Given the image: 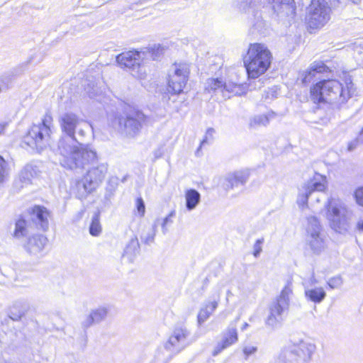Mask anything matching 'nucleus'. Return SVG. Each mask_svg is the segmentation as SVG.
Returning a JSON list of instances; mask_svg holds the SVG:
<instances>
[{"mask_svg":"<svg viewBox=\"0 0 363 363\" xmlns=\"http://www.w3.org/2000/svg\"><path fill=\"white\" fill-rule=\"evenodd\" d=\"M217 307L218 302L216 301H213L206 304L204 308H202L200 310L197 317L199 325H201L203 323H204L213 313Z\"/></svg>","mask_w":363,"mask_h":363,"instance_id":"obj_31","label":"nucleus"},{"mask_svg":"<svg viewBox=\"0 0 363 363\" xmlns=\"http://www.w3.org/2000/svg\"><path fill=\"white\" fill-rule=\"evenodd\" d=\"M357 141H359L361 144H363V128L357 136Z\"/></svg>","mask_w":363,"mask_h":363,"instance_id":"obj_50","label":"nucleus"},{"mask_svg":"<svg viewBox=\"0 0 363 363\" xmlns=\"http://www.w3.org/2000/svg\"><path fill=\"white\" fill-rule=\"evenodd\" d=\"M58 122L63 135L58 140L57 146H61V149L63 150L65 147H69L70 143L79 140L75 135L77 130H78L79 135H84V130L79 128L83 120L77 114L72 112H65L59 116Z\"/></svg>","mask_w":363,"mask_h":363,"instance_id":"obj_7","label":"nucleus"},{"mask_svg":"<svg viewBox=\"0 0 363 363\" xmlns=\"http://www.w3.org/2000/svg\"><path fill=\"white\" fill-rule=\"evenodd\" d=\"M6 3V0H1L0 1V6Z\"/></svg>","mask_w":363,"mask_h":363,"instance_id":"obj_53","label":"nucleus"},{"mask_svg":"<svg viewBox=\"0 0 363 363\" xmlns=\"http://www.w3.org/2000/svg\"><path fill=\"white\" fill-rule=\"evenodd\" d=\"M140 252V244L136 236L132 238L125 245L123 256L132 262Z\"/></svg>","mask_w":363,"mask_h":363,"instance_id":"obj_27","label":"nucleus"},{"mask_svg":"<svg viewBox=\"0 0 363 363\" xmlns=\"http://www.w3.org/2000/svg\"><path fill=\"white\" fill-rule=\"evenodd\" d=\"M316 349L315 345L306 340L290 344L281 350L280 359L284 363H309Z\"/></svg>","mask_w":363,"mask_h":363,"instance_id":"obj_9","label":"nucleus"},{"mask_svg":"<svg viewBox=\"0 0 363 363\" xmlns=\"http://www.w3.org/2000/svg\"><path fill=\"white\" fill-rule=\"evenodd\" d=\"M190 68L186 63H175L172 65L168 79V91L179 94L184 91L189 78Z\"/></svg>","mask_w":363,"mask_h":363,"instance_id":"obj_14","label":"nucleus"},{"mask_svg":"<svg viewBox=\"0 0 363 363\" xmlns=\"http://www.w3.org/2000/svg\"><path fill=\"white\" fill-rule=\"evenodd\" d=\"M186 207L188 211L194 210L199 203L201 195L198 191L194 189H189L185 194Z\"/></svg>","mask_w":363,"mask_h":363,"instance_id":"obj_29","label":"nucleus"},{"mask_svg":"<svg viewBox=\"0 0 363 363\" xmlns=\"http://www.w3.org/2000/svg\"><path fill=\"white\" fill-rule=\"evenodd\" d=\"M306 244L313 254L320 255L326 247L325 236L321 232V226L315 216L308 218Z\"/></svg>","mask_w":363,"mask_h":363,"instance_id":"obj_12","label":"nucleus"},{"mask_svg":"<svg viewBox=\"0 0 363 363\" xmlns=\"http://www.w3.org/2000/svg\"><path fill=\"white\" fill-rule=\"evenodd\" d=\"M291 294V284L289 282L269 306V315L265 320L267 326L275 328L281 325L289 311Z\"/></svg>","mask_w":363,"mask_h":363,"instance_id":"obj_8","label":"nucleus"},{"mask_svg":"<svg viewBox=\"0 0 363 363\" xmlns=\"http://www.w3.org/2000/svg\"><path fill=\"white\" fill-rule=\"evenodd\" d=\"M87 84H84V89L90 98H94L97 96L100 92V89L97 84L90 80H88Z\"/></svg>","mask_w":363,"mask_h":363,"instance_id":"obj_36","label":"nucleus"},{"mask_svg":"<svg viewBox=\"0 0 363 363\" xmlns=\"http://www.w3.org/2000/svg\"><path fill=\"white\" fill-rule=\"evenodd\" d=\"M354 197L357 203L363 206V187H360L355 191Z\"/></svg>","mask_w":363,"mask_h":363,"instance_id":"obj_45","label":"nucleus"},{"mask_svg":"<svg viewBox=\"0 0 363 363\" xmlns=\"http://www.w3.org/2000/svg\"><path fill=\"white\" fill-rule=\"evenodd\" d=\"M328 67L323 62H314L310 67L303 72L301 82L303 84H308L315 78L318 74L326 72Z\"/></svg>","mask_w":363,"mask_h":363,"instance_id":"obj_23","label":"nucleus"},{"mask_svg":"<svg viewBox=\"0 0 363 363\" xmlns=\"http://www.w3.org/2000/svg\"><path fill=\"white\" fill-rule=\"evenodd\" d=\"M246 86L242 84L224 82L219 78H209L205 83V90L215 95L221 94L223 99H229L230 94L242 95L245 92Z\"/></svg>","mask_w":363,"mask_h":363,"instance_id":"obj_15","label":"nucleus"},{"mask_svg":"<svg viewBox=\"0 0 363 363\" xmlns=\"http://www.w3.org/2000/svg\"><path fill=\"white\" fill-rule=\"evenodd\" d=\"M337 2L340 3V0H337Z\"/></svg>","mask_w":363,"mask_h":363,"instance_id":"obj_54","label":"nucleus"},{"mask_svg":"<svg viewBox=\"0 0 363 363\" xmlns=\"http://www.w3.org/2000/svg\"><path fill=\"white\" fill-rule=\"evenodd\" d=\"M310 283H311V285H314L318 283V281L316 280V279L315 277L314 272L312 273L311 277L310 279Z\"/></svg>","mask_w":363,"mask_h":363,"instance_id":"obj_49","label":"nucleus"},{"mask_svg":"<svg viewBox=\"0 0 363 363\" xmlns=\"http://www.w3.org/2000/svg\"><path fill=\"white\" fill-rule=\"evenodd\" d=\"M357 229L361 231V232H363V220H360L357 222Z\"/></svg>","mask_w":363,"mask_h":363,"instance_id":"obj_48","label":"nucleus"},{"mask_svg":"<svg viewBox=\"0 0 363 363\" xmlns=\"http://www.w3.org/2000/svg\"><path fill=\"white\" fill-rule=\"evenodd\" d=\"M305 296L309 301L320 303L325 299L326 293L322 287H315L305 289Z\"/></svg>","mask_w":363,"mask_h":363,"instance_id":"obj_28","label":"nucleus"},{"mask_svg":"<svg viewBox=\"0 0 363 363\" xmlns=\"http://www.w3.org/2000/svg\"><path fill=\"white\" fill-rule=\"evenodd\" d=\"M191 342L189 330L184 326H179L174 329L164 347L167 352L174 355L182 351Z\"/></svg>","mask_w":363,"mask_h":363,"instance_id":"obj_16","label":"nucleus"},{"mask_svg":"<svg viewBox=\"0 0 363 363\" xmlns=\"http://www.w3.org/2000/svg\"><path fill=\"white\" fill-rule=\"evenodd\" d=\"M55 151L60 156V164L72 170L84 169L87 166L94 165L98 161L96 152L79 140L70 143L69 147H65L64 151L61 146H57Z\"/></svg>","mask_w":363,"mask_h":363,"instance_id":"obj_2","label":"nucleus"},{"mask_svg":"<svg viewBox=\"0 0 363 363\" xmlns=\"http://www.w3.org/2000/svg\"><path fill=\"white\" fill-rule=\"evenodd\" d=\"M347 1H350L354 4H358L361 2V0H347Z\"/></svg>","mask_w":363,"mask_h":363,"instance_id":"obj_51","label":"nucleus"},{"mask_svg":"<svg viewBox=\"0 0 363 363\" xmlns=\"http://www.w3.org/2000/svg\"><path fill=\"white\" fill-rule=\"evenodd\" d=\"M216 133V130L213 128H208L206 130L204 138L201 142V146H203L207 144L211 143L214 140V134Z\"/></svg>","mask_w":363,"mask_h":363,"instance_id":"obj_39","label":"nucleus"},{"mask_svg":"<svg viewBox=\"0 0 363 363\" xmlns=\"http://www.w3.org/2000/svg\"><path fill=\"white\" fill-rule=\"evenodd\" d=\"M272 5L273 11L277 14L294 7V0H267Z\"/></svg>","mask_w":363,"mask_h":363,"instance_id":"obj_30","label":"nucleus"},{"mask_svg":"<svg viewBox=\"0 0 363 363\" xmlns=\"http://www.w3.org/2000/svg\"><path fill=\"white\" fill-rule=\"evenodd\" d=\"M248 326L249 325L247 323H245L242 328V330H245Z\"/></svg>","mask_w":363,"mask_h":363,"instance_id":"obj_52","label":"nucleus"},{"mask_svg":"<svg viewBox=\"0 0 363 363\" xmlns=\"http://www.w3.org/2000/svg\"><path fill=\"white\" fill-rule=\"evenodd\" d=\"M13 76L10 74H5L0 77V93L9 89L12 83Z\"/></svg>","mask_w":363,"mask_h":363,"instance_id":"obj_37","label":"nucleus"},{"mask_svg":"<svg viewBox=\"0 0 363 363\" xmlns=\"http://www.w3.org/2000/svg\"><path fill=\"white\" fill-rule=\"evenodd\" d=\"M160 221V218H157L152 227V229L150 232L147 233L146 236H141L142 240L147 245H149L154 242L155 237L156 235V231L157 228V224Z\"/></svg>","mask_w":363,"mask_h":363,"instance_id":"obj_35","label":"nucleus"},{"mask_svg":"<svg viewBox=\"0 0 363 363\" xmlns=\"http://www.w3.org/2000/svg\"><path fill=\"white\" fill-rule=\"evenodd\" d=\"M144 119L145 115L142 112L131 111L125 113V116H116L113 121V125L118 126L121 133L133 137L140 132Z\"/></svg>","mask_w":363,"mask_h":363,"instance_id":"obj_13","label":"nucleus"},{"mask_svg":"<svg viewBox=\"0 0 363 363\" xmlns=\"http://www.w3.org/2000/svg\"><path fill=\"white\" fill-rule=\"evenodd\" d=\"M7 162L0 155V183L3 182L7 174Z\"/></svg>","mask_w":363,"mask_h":363,"instance_id":"obj_41","label":"nucleus"},{"mask_svg":"<svg viewBox=\"0 0 363 363\" xmlns=\"http://www.w3.org/2000/svg\"><path fill=\"white\" fill-rule=\"evenodd\" d=\"M52 122L51 114L46 113L41 123L33 125L23 137V143L38 152H41L49 144Z\"/></svg>","mask_w":363,"mask_h":363,"instance_id":"obj_6","label":"nucleus"},{"mask_svg":"<svg viewBox=\"0 0 363 363\" xmlns=\"http://www.w3.org/2000/svg\"><path fill=\"white\" fill-rule=\"evenodd\" d=\"M108 172L106 163H99L90 167L86 174L75 182L74 191L76 196L84 199L94 191L103 182Z\"/></svg>","mask_w":363,"mask_h":363,"instance_id":"obj_5","label":"nucleus"},{"mask_svg":"<svg viewBox=\"0 0 363 363\" xmlns=\"http://www.w3.org/2000/svg\"><path fill=\"white\" fill-rule=\"evenodd\" d=\"M136 206H137V209H138V213L141 216H143L145 214V206L144 201L143 200L142 198L137 199Z\"/></svg>","mask_w":363,"mask_h":363,"instance_id":"obj_43","label":"nucleus"},{"mask_svg":"<svg viewBox=\"0 0 363 363\" xmlns=\"http://www.w3.org/2000/svg\"><path fill=\"white\" fill-rule=\"evenodd\" d=\"M273 113L267 115H257L250 119V125L252 128H257L259 126H267L270 121L271 116Z\"/></svg>","mask_w":363,"mask_h":363,"instance_id":"obj_32","label":"nucleus"},{"mask_svg":"<svg viewBox=\"0 0 363 363\" xmlns=\"http://www.w3.org/2000/svg\"><path fill=\"white\" fill-rule=\"evenodd\" d=\"M101 232V225L100 223L99 213H96L92 217L91 223L89 226V233L93 236H98Z\"/></svg>","mask_w":363,"mask_h":363,"instance_id":"obj_34","label":"nucleus"},{"mask_svg":"<svg viewBox=\"0 0 363 363\" xmlns=\"http://www.w3.org/2000/svg\"><path fill=\"white\" fill-rule=\"evenodd\" d=\"M326 207L327 218L331 228L339 233L346 231L348 228L349 211L345 203L338 199H331Z\"/></svg>","mask_w":363,"mask_h":363,"instance_id":"obj_11","label":"nucleus"},{"mask_svg":"<svg viewBox=\"0 0 363 363\" xmlns=\"http://www.w3.org/2000/svg\"><path fill=\"white\" fill-rule=\"evenodd\" d=\"M33 167L31 166L27 165L24 167V169L21 171L20 174V179L23 183H29L30 182L31 178L33 177Z\"/></svg>","mask_w":363,"mask_h":363,"instance_id":"obj_38","label":"nucleus"},{"mask_svg":"<svg viewBox=\"0 0 363 363\" xmlns=\"http://www.w3.org/2000/svg\"><path fill=\"white\" fill-rule=\"evenodd\" d=\"M313 180L305 184L298 196L297 203L299 206L307 205L308 199L315 191H323L325 189V177L318 174Z\"/></svg>","mask_w":363,"mask_h":363,"instance_id":"obj_17","label":"nucleus"},{"mask_svg":"<svg viewBox=\"0 0 363 363\" xmlns=\"http://www.w3.org/2000/svg\"><path fill=\"white\" fill-rule=\"evenodd\" d=\"M260 0H233V5L235 8L241 12L247 13L252 11L255 19L253 28L259 33H262L266 23L262 21L260 16H257L259 12L255 11V7L259 4Z\"/></svg>","mask_w":363,"mask_h":363,"instance_id":"obj_18","label":"nucleus"},{"mask_svg":"<svg viewBox=\"0 0 363 363\" xmlns=\"http://www.w3.org/2000/svg\"><path fill=\"white\" fill-rule=\"evenodd\" d=\"M257 350V347L252 346V345H245L243 347V353L245 356V358L247 359L249 356L256 352Z\"/></svg>","mask_w":363,"mask_h":363,"instance_id":"obj_44","label":"nucleus"},{"mask_svg":"<svg viewBox=\"0 0 363 363\" xmlns=\"http://www.w3.org/2000/svg\"><path fill=\"white\" fill-rule=\"evenodd\" d=\"M48 239L43 235H35L28 238L25 245L26 252L32 256L39 257L42 256L43 250L46 245Z\"/></svg>","mask_w":363,"mask_h":363,"instance_id":"obj_21","label":"nucleus"},{"mask_svg":"<svg viewBox=\"0 0 363 363\" xmlns=\"http://www.w3.org/2000/svg\"><path fill=\"white\" fill-rule=\"evenodd\" d=\"M7 125L8 123L6 122L0 123V136L4 134Z\"/></svg>","mask_w":363,"mask_h":363,"instance_id":"obj_47","label":"nucleus"},{"mask_svg":"<svg viewBox=\"0 0 363 363\" xmlns=\"http://www.w3.org/2000/svg\"><path fill=\"white\" fill-rule=\"evenodd\" d=\"M175 216L176 211L175 210H172L165 218L162 220L160 219L157 226L159 225H161L162 231L164 235L167 234L169 231V228L173 224V219Z\"/></svg>","mask_w":363,"mask_h":363,"instance_id":"obj_33","label":"nucleus"},{"mask_svg":"<svg viewBox=\"0 0 363 363\" xmlns=\"http://www.w3.org/2000/svg\"><path fill=\"white\" fill-rule=\"evenodd\" d=\"M238 340V332L235 326L230 325L227 330L223 333L222 340L216 345L212 353L213 356H216L223 350L235 344Z\"/></svg>","mask_w":363,"mask_h":363,"instance_id":"obj_20","label":"nucleus"},{"mask_svg":"<svg viewBox=\"0 0 363 363\" xmlns=\"http://www.w3.org/2000/svg\"><path fill=\"white\" fill-rule=\"evenodd\" d=\"M359 144H361L359 141H357V138L352 141L351 143H349L348 145V150L349 151H352L356 149L357 146L359 145Z\"/></svg>","mask_w":363,"mask_h":363,"instance_id":"obj_46","label":"nucleus"},{"mask_svg":"<svg viewBox=\"0 0 363 363\" xmlns=\"http://www.w3.org/2000/svg\"><path fill=\"white\" fill-rule=\"evenodd\" d=\"M30 233L29 225L26 220L19 218L16 220L13 237L18 240L26 238Z\"/></svg>","mask_w":363,"mask_h":363,"instance_id":"obj_26","label":"nucleus"},{"mask_svg":"<svg viewBox=\"0 0 363 363\" xmlns=\"http://www.w3.org/2000/svg\"><path fill=\"white\" fill-rule=\"evenodd\" d=\"M272 55L263 44L252 43L243 58L248 77L256 79L264 74L271 65Z\"/></svg>","mask_w":363,"mask_h":363,"instance_id":"obj_3","label":"nucleus"},{"mask_svg":"<svg viewBox=\"0 0 363 363\" xmlns=\"http://www.w3.org/2000/svg\"><path fill=\"white\" fill-rule=\"evenodd\" d=\"M328 284L332 289H337L342 284V279L340 277H335L328 280Z\"/></svg>","mask_w":363,"mask_h":363,"instance_id":"obj_42","label":"nucleus"},{"mask_svg":"<svg viewBox=\"0 0 363 363\" xmlns=\"http://www.w3.org/2000/svg\"><path fill=\"white\" fill-rule=\"evenodd\" d=\"M108 314V309L106 307H99L93 310L83 322L84 328H88L94 323H98L104 320Z\"/></svg>","mask_w":363,"mask_h":363,"instance_id":"obj_24","label":"nucleus"},{"mask_svg":"<svg viewBox=\"0 0 363 363\" xmlns=\"http://www.w3.org/2000/svg\"><path fill=\"white\" fill-rule=\"evenodd\" d=\"M331 0H311L306 8V21L311 28H320L330 19Z\"/></svg>","mask_w":363,"mask_h":363,"instance_id":"obj_10","label":"nucleus"},{"mask_svg":"<svg viewBox=\"0 0 363 363\" xmlns=\"http://www.w3.org/2000/svg\"><path fill=\"white\" fill-rule=\"evenodd\" d=\"M264 238L257 239L254 245H253V252L252 255L255 257L257 258L259 257L262 251V244L264 243Z\"/></svg>","mask_w":363,"mask_h":363,"instance_id":"obj_40","label":"nucleus"},{"mask_svg":"<svg viewBox=\"0 0 363 363\" xmlns=\"http://www.w3.org/2000/svg\"><path fill=\"white\" fill-rule=\"evenodd\" d=\"M148 57L152 60H157V55L155 53L154 48H149L147 52L130 50L122 52L116 56V62L121 68L126 69L134 77L144 79L146 75L144 60Z\"/></svg>","mask_w":363,"mask_h":363,"instance_id":"obj_4","label":"nucleus"},{"mask_svg":"<svg viewBox=\"0 0 363 363\" xmlns=\"http://www.w3.org/2000/svg\"><path fill=\"white\" fill-rule=\"evenodd\" d=\"M250 177L248 170L236 171L228 174L225 177V186L226 190L233 189L244 186Z\"/></svg>","mask_w":363,"mask_h":363,"instance_id":"obj_22","label":"nucleus"},{"mask_svg":"<svg viewBox=\"0 0 363 363\" xmlns=\"http://www.w3.org/2000/svg\"><path fill=\"white\" fill-rule=\"evenodd\" d=\"M354 84L349 79L345 87L335 79H323L311 88V99L315 104L327 102L340 106L347 101L354 93Z\"/></svg>","mask_w":363,"mask_h":363,"instance_id":"obj_1","label":"nucleus"},{"mask_svg":"<svg viewBox=\"0 0 363 363\" xmlns=\"http://www.w3.org/2000/svg\"><path fill=\"white\" fill-rule=\"evenodd\" d=\"M28 305L23 301H16L9 308L8 316L13 321H18L28 311Z\"/></svg>","mask_w":363,"mask_h":363,"instance_id":"obj_25","label":"nucleus"},{"mask_svg":"<svg viewBox=\"0 0 363 363\" xmlns=\"http://www.w3.org/2000/svg\"><path fill=\"white\" fill-rule=\"evenodd\" d=\"M30 220L36 228L46 231L49 228V218L50 216L48 210L42 206H34L29 211Z\"/></svg>","mask_w":363,"mask_h":363,"instance_id":"obj_19","label":"nucleus"}]
</instances>
